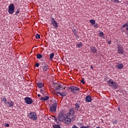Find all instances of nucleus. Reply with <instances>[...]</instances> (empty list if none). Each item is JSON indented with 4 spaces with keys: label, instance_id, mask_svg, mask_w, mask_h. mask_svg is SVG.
I'll use <instances>...</instances> for the list:
<instances>
[{
    "label": "nucleus",
    "instance_id": "2eb2a0df",
    "mask_svg": "<svg viewBox=\"0 0 128 128\" xmlns=\"http://www.w3.org/2000/svg\"><path fill=\"white\" fill-rule=\"evenodd\" d=\"M54 88L57 90H60L62 88V86L60 84H58V83H56L54 84Z\"/></svg>",
    "mask_w": 128,
    "mask_h": 128
},
{
    "label": "nucleus",
    "instance_id": "9d476101",
    "mask_svg": "<svg viewBox=\"0 0 128 128\" xmlns=\"http://www.w3.org/2000/svg\"><path fill=\"white\" fill-rule=\"evenodd\" d=\"M57 108L58 104L56 103H54L52 106L50 108V112H56V110Z\"/></svg>",
    "mask_w": 128,
    "mask_h": 128
},
{
    "label": "nucleus",
    "instance_id": "49530a36",
    "mask_svg": "<svg viewBox=\"0 0 128 128\" xmlns=\"http://www.w3.org/2000/svg\"><path fill=\"white\" fill-rule=\"evenodd\" d=\"M90 68L92 70H94V66H92V65H91Z\"/></svg>",
    "mask_w": 128,
    "mask_h": 128
},
{
    "label": "nucleus",
    "instance_id": "72a5a7b5",
    "mask_svg": "<svg viewBox=\"0 0 128 128\" xmlns=\"http://www.w3.org/2000/svg\"><path fill=\"white\" fill-rule=\"evenodd\" d=\"M44 88H42L40 90V93L42 94H44Z\"/></svg>",
    "mask_w": 128,
    "mask_h": 128
},
{
    "label": "nucleus",
    "instance_id": "ea45409f",
    "mask_svg": "<svg viewBox=\"0 0 128 128\" xmlns=\"http://www.w3.org/2000/svg\"><path fill=\"white\" fill-rule=\"evenodd\" d=\"M112 2H116V4H118L119 0H111Z\"/></svg>",
    "mask_w": 128,
    "mask_h": 128
},
{
    "label": "nucleus",
    "instance_id": "603ef678",
    "mask_svg": "<svg viewBox=\"0 0 128 128\" xmlns=\"http://www.w3.org/2000/svg\"><path fill=\"white\" fill-rule=\"evenodd\" d=\"M118 110H120V108H118Z\"/></svg>",
    "mask_w": 128,
    "mask_h": 128
},
{
    "label": "nucleus",
    "instance_id": "3c124183",
    "mask_svg": "<svg viewBox=\"0 0 128 128\" xmlns=\"http://www.w3.org/2000/svg\"><path fill=\"white\" fill-rule=\"evenodd\" d=\"M38 98H40V94H38Z\"/></svg>",
    "mask_w": 128,
    "mask_h": 128
},
{
    "label": "nucleus",
    "instance_id": "09e8293b",
    "mask_svg": "<svg viewBox=\"0 0 128 128\" xmlns=\"http://www.w3.org/2000/svg\"><path fill=\"white\" fill-rule=\"evenodd\" d=\"M118 120H115L114 122V124H118Z\"/></svg>",
    "mask_w": 128,
    "mask_h": 128
},
{
    "label": "nucleus",
    "instance_id": "f257e3e1",
    "mask_svg": "<svg viewBox=\"0 0 128 128\" xmlns=\"http://www.w3.org/2000/svg\"><path fill=\"white\" fill-rule=\"evenodd\" d=\"M107 84L110 88H112V90H116L118 88V82H114L112 79H110Z\"/></svg>",
    "mask_w": 128,
    "mask_h": 128
},
{
    "label": "nucleus",
    "instance_id": "c756f323",
    "mask_svg": "<svg viewBox=\"0 0 128 128\" xmlns=\"http://www.w3.org/2000/svg\"><path fill=\"white\" fill-rule=\"evenodd\" d=\"M36 40H40V35L37 34L36 35Z\"/></svg>",
    "mask_w": 128,
    "mask_h": 128
},
{
    "label": "nucleus",
    "instance_id": "f3484780",
    "mask_svg": "<svg viewBox=\"0 0 128 128\" xmlns=\"http://www.w3.org/2000/svg\"><path fill=\"white\" fill-rule=\"evenodd\" d=\"M37 86L38 88H44V83L42 82H38L37 83Z\"/></svg>",
    "mask_w": 128,
    "mask_h": 128
},
{
    "label": "nucleus",
    "instance_id": "0eeeda50",
    "mask_svg": "<svg viewBox=\"0 0 128 128\" xmlns=\"http://www.w3.org/2000/svg\"><path fill=\"white\" fill-rule=\"evenodd\" d=\"M42 72H46V74H48L50 72V66L48 64H46L44 66H42Z\"/></svg>",
    "mask_w": 128,
    "mask_h": 128
},
{
    "label": "nucleus",
    "instance_id": "a19ab883",
    "mask_svg": "<svg viewBox=\"0 0 128 128\" xmlns=\"http://www.w3.org/2000/svg\"><path fill=\"white\" fill-rule=\"evenodd\" d=\"M35 66H36V68H38V66H40V64L38 63H36L35 64Z\"/></svg>",
    "mask_w": 128,
    "mask_h": 128
},
{
    "label": "nucleus",
    "instance_id": "f704fd0d",
    "mask_svg": "<svg viewBox=\"0 0 128 128\" xmlns=\"http://www.w3.org/2000/svg\"><path fill=\"white\" fill-rule=\"evenodd\" d=\"M4 126L5 128H8L10 126V124L6 123L4 124Z\"/></svg>",
    "mask_w": 128,
    "mask_h": 128
},
{
    "label": "nucleus",
    "instance_id": "c9c22d12",
    "mask_svg": "<svg viewBox=\"0 0 128 128\" xmlns=\"http://www.w3.org/2000/svg\"><path fill=\"white\" fill-rule=\"evenodd\" d=\"M126 26H128V24L127 22L125 23L124 24L122 25L123 28H126Z\"/></svg>",
    "mask_w": 128,
    "mask_h": 128
},
{
    "label": "nucleus",
    "instance_id": "473e14b6",
    "mask_svg": "<svg viewBox=\"0 0 128 128\" xmlns=\"http://www.w3.org/2000/svg\"><path fill=\"white\" fill-rule=\"evenodd\" d=\"M56 21L54 20V18H51V23L56 22Z\"/></svg>",
    "mask_w": 128,
    "mask_h": 128
},
{
    "label": "nucleus",
    "instance_id": "7c9ffc66",
    "mask_svg": "<svg viewBox=\"0 0 128 128\" xmlns=\"http://www.w3.org/2000/svg\"><path fill=\"white\" fill-rule=\"evenodd\" d=\"M99 35H100V37L104 36V32H102V31H101L100 32Z\"/></svg>",
    "mask_w": 128,
    "mask_h": 128
},
{
    "label": "nucleus",
    "instance_id": "cd10ccee",
    "mask_svg": "<svg viewBox=\"0 0 128 128\" xmlns=\"http://www.w3.org/2000/svg\"><path fill=\"white\" fill-rule=\"evenodd\" d=\"M55 122H56V124H60V121H58V118H56L54 120Z\"/></svg>",
    "mask_w": 128,
    "mask_h": 128
},
{
    "label": "nucleus",
    "instance_id": "f8f14e48",
    "mask_svg": "<svg viewBox=\"0 0 128 128\" xmlns=\"http://www.w3.org/2000/svg\"><path fill=\"white\" fill-rule=\"evenodd\" d=\"M116 68H118V70H122V68H124V65L122 64L118 63L116 65Z\"/></svg>",
    "mask_w": 128,
    "mask_h": 128
},
{
    "label": "nucleus",
    "instance_id": "393cba45",
    "mask_svg": "<svg viewBox=\"0 0 128 128\" xmlns=\"http://www.w3.org/2000/svg\"><path fill=\"white\" fill-rule=\"evenodd\" d=\"M42 58V55L40 54H39L36 55V58L38 59Z\"/></svg>",
    "mask_w": 128,
    "mask_h": 128
},
{
    "label": "nucleus",
    "instance_id": "e433bc0d",
    "mask_svg": "<svg viewBox=\"0 0 128 128\" xmlns=\"http://www.w3.org/2000/svg\"><path fill=\"white\" fill-rule=\"evenodd\" d=\"M80 82H82V84H86V82H84V79L82 78L81 80H80Z\"/></svg>",
    "mask_w": 128,
    "mask_h": 128
},
{
    "label": "nucleus",
    "instance_id": "6ab92c4d",
    "mask_svg": "<svg viewBox=\"0 0 128 128\" xmlns=\"http://www.w3.org/2000/svg\"><path fill=\"white\" fill-rule=\"evenodd\" d=\"M73 34H74V36L76 38H80L78 36V34L76 33V30L74 29L72 30Z\"/></svg>",
    "mask_w": 128,
    "mask_h": 128
},
{
    "label": "nucleus",
    "instance_id": "4468645a",
    "mask_svg": "<svg viewBox=\"0 0 128 128\" xmlns=\"http://www.w3.org/2000/svg\"><path fill=\"white\" fill-rule=\"evenodd\" d=\"M85 100L87 102H92V98L90 95L87 96Z\"/></svg>",
    "mask_w": 128,
    "mask_h": 128
},
{
    "label": "nucleus",
    "instance_id": "5701e85b",
    "mask_svg": "<svg viewBox=\"0 0 128 128\" xmlns=\"http://www.w3.org/2000/svg\"><path fill=\"white\" fill-rule=\"evenodd\" d=\"M54 53H52L50 55V60H52V58H54Z\"/></svg>",
    "mask_w": 128,
    "mask_h": 128
},
{
    "label": "nucleus",
    "instance_id": "412c9836",
    "mask_svg": "<svg viewBox=\"0 0 128 128\" xmlns=\"http://www.w3.org/2000/svg\"><path fill=\"white\" fill-rule=\"evenodd\" d=\"M76 48H82V42L78 43L76 45Z\"/></svg>",
    "mask_w": 128,
    "mask_h": 128
},
{
    "label": "nucleus",
    "instance_id": "37998d69",
    "mask_svg": "<svg viewBox=\"0 0 128 128\" xmlns=\"http://www.w3.org/2000/svg\"><path fill=\"white\" fill-rule=\"evenodd\" d=\"M52 119L53 120L56 118V116H52Z\"/></svg>",
    "mask_w": 128,
    "mask_h": 128
},
{
    "label": "nucleus",
    "instance_id": "b1692460",
    "mask_svg": "<svg viewBox=\"0 0 128 128\" xmlns=\"http://www.w3.org/2000/svg\"><path fill=\"white\" fill-rule=\"evenodd\" d=\"M66 94H68V93L66 92H64L62 93H61L60 96H61L64 97L66 96Z\"/></svg>",
    "mask_w": 128,
    "mask_h": 128
},
{
    "label": "nucleus",
    "instance_id": "39448f33",
    "mask_svg": "<svg viewBox=\"0 0 128 128\" xmlns=\"http://www.w3.org/2000/svg\"><path fill=\"white\" fill-rule=\"evenodd\" d=\"M68 90H70L71 92H73V94H76V92L80 90V89L76 86H71L68 87Z\"/></svg>",
    "mask_w": 128,
    "mask_h": 128
},
{
    "label": "nucleus",
    "instance_id": "20e7f679",
    "mask_svg": "<svg viewBox=\"0 0 128 128\" xmlns=\"http://www.w3.org/2000/svg\"><path fill=\"white\" fill-rule=\"evenodd\" d=\"M8 12L10 14H13L14 12V4H10L8 7Z\"/></svg>",
    "mask_w": 128,
    "mask_h": 128
},
{
    "label": "nucleus",
    "instance_id": "1a4fd4ad",
    "mask_svg": "<svg viewBox=\"0 0 128 128\" xmlns=\"http://www.w3.org/2000/svg\"><path fill=\"white\" fill-rule=\"evenodd\" d=\"M74 108H72L70 110L69 112L67 114L68 118H72L74 116Z\"/></svg>",
    "mask_w": 128,
    "mask_h": 128
},
{
    "label": "nucleus",
    "instance_id": "c03bdc74",
    "mask_svg": "<svg viewBox=\"0 0 128 128\" xmlns=\"http://www.w3.org/2000/svg\"><path fill=\"white\" fill-rule=\"evenodd\" d=\"M46 63L44 62H42V66H46Z\"/></svg>",
    "mask_w": 128,
    "mask_h": 128
},
{
    "label": "nucleus",
    "instance_id": "58836bf2",
    "mask_svg": "<svg viewBox=\"0 0 128 128\" xmlns=\"http://www.w3.org/2000/svg\"><path fill=\"white\" fill-rule=\"evenodd\" d=\"M80 128H90V126H82Z\"/></svg>",
    "mask_w": 128,
    "mask_h": 128
},
{
    "label": "nucleus",
    "instance_id": "a18cd8bd",
    "mask_svg": "<svg viewBox=\"0 0 128 128\" xmlns=\"http://www.w3.org/2000/svg\"><path fill=\"white\" fill-rule=\"evenodd\" d=\"M72 128H78V127H77L76 125H74Z\"/></svg>",
    "mask_w": 128,
    "mask_h": 128
},
{
    "label": "nucleus",
    "instance_id": "7ed1b4c3",
    "mask_svg": "<svg viewBox=\"0 0 128 128\" xmlns=\"http://www.w3.org/2000/svg\"><path fill=\"white\" fill-rule=\"evenodd\" d=\"M66 116L64 113V112H60L58 116V120L60 122H64V120H66Z\"/></svg>",
    "mask_w": 128,
    "mask_h": 128
},
{
    "label": "nucleus",
    "instance_id": "f03ea898",
    "mask_svg": "<svg viewBox=\"0 0 128 128\" xmlns=\"http://www.w3.org/2000/svg\"><path fill=\"white\" fill-rule=\"evenodd\" d=\"M28 116L30 120H38V115L36 114V112H30L28 114Z\"/></svg>",
    "mask_w": 128,
    "mask_h": 128
},
{
    "label": "nucleus",
    "instance_id": "bb28decb",
    "mask_svg": "<svg viewBox=\"0 0 128 128\" xmlns=\"http://www.w3.org/2000/svg\"><path fill=\"white\" fill-rule=\"evenodd\" d=\"M53 128H60V126L58 124L52 125Z\"/></svg>",
    "mask_w": 128,
    "mask_h": 128
},
{
    "label": "nucleus",
    "instance_id": "a878e982",
    "mask_svg": "<svg viewBox=\"0 0 128 128\" xmlns=\"http://www.w3.org/2000/svg\"><path fill=\"white\" fill-rule=\"evenodd\" d=\"M2 100V102H4V103L6 102V101L8 100L6 98V96H4Z\"/></svg>",
    "mask_w": 128,
    "mask_h": 128
},
{
    "label": "nucleus",
    "instance_id": "9b49d317",
    "mask_svg": "<svg viewBox=\"0 0 128 128\" xmlns=\"http://www.w3.org/2000/svg\"><path fill=\"white\" fill-rule=\"evenodd\" d=\"M70 118L72 120V118H74V117L70 118V117H68V116H66V119L64 120L65 124H70L72 122V119Z\"/></svg>",
    "mask_w": 128,
    "mask_h": 128
},
{
    "label": "nucleus",
    "instance_id": "864d4df0",
    "mask_svg": "<svg viewBox=\"0 0 128 128\" xmlns=\"http://www.w3.org/2000/svg\"><path fill=\"white\" fill-rule=\"evenodd\" d=\"M64 90H66V87H64Z\"/></svg>",
    "mask_w": 128,
    "mask_h": 128
},
{
    "label": "nucleus",
    "instance_id": "6e6552de",
    "mask_svg": "<svg viewBox=\"0 0 128 128\" xmlns=\"http://www.w3.org/2000/svg\"><path fill=\"white\" fill-rule=\"evenodd\" d=\"M118 52L119 54H124V48L120 45L118 46Z\"/></svg>",
    "mask_w": 128,
    "mask_h": 128
},
{
    "label": "nucleus",
    "instance_id": "aec40b11",
    "mask_svg": "<svg viewBox=\"0 0 128 128\" xmlns=\"http://www.w3.org/2000/svg\"><path fill=\"white\" fill-rule=\"evenodd\" d=\"M8 106L9 108H14V102L12 101H10V102H8Z\"/></svg>",
    "mask_w": 128,
    "mask_h": 128
},
{
    "label": "nucleus",
    "instance_id": "2f4dec72",
    "mask_svg": "<svg viewBox=\"0 0 128 128\" xmlns=\"http://www.w3.org/2000/svg\"><path fill=\"white\" fill-rule=\"evenodd\" d=\"M20 8L18 9V10H16V12L15 13V16H18V14H20Z\"/></svg>",
    "mask_w": 128,
    "mask_h": 128
},
{
    "label": "nucleus",
    "instance_id": "a211bd4d",
    "mask_svg": "<svg viewBox=\"0 0 128 128\" xmlns=\"http://www.w3.org/2000/svg\"><path fill=\"white\" fill-rule=\"evenodd\" d=\"M75 106V109L76 110H79L80 108V104L78 102H77L74 104Z\"/></svg>",
    "mask_w": 128,
    "mask_h": 128
},
{
    "label": "nucleus",
    "instance_id": "423d86ee",
    "mask_svg": "<svg viewBox=\"0 0 128 128\" xmlns=\"http://www.w3.org/2000/svg\"><path fill=\"white\" fill-rule=\"evenodd\" d=\"M26 104H32L34 102V100L30 97H26L24 98Z\"/></svg>",
    "mask_w": 128,
    "mask_h": 128
},
{
    "label": "nucleus",
    "instance_id": "4c0bfd02",
    "mask_svg": "<svg viewBox=\"0 0 128 128\" xmlns=\"http://www.w3.org/2000/svg\"><path fill=\"white\" fill-rule=\"evenodd\" d=\"M55 94H56L57 96H58V94H62V93L58 91H57L55 92Z\"/></svg>",
    "mask_w": 128,
    "mask_h": 128
},
{
    "label": "nucleus",
    "instance_id": "de8ad7c7",
    "mask_svg": "<svg viewBox=\"0 0 128 128\" xmlns=\"http://www.w3.org/2000/svg\"><path fill=\"white\" fill-rule=\"evenodd\" d=\"M40 100H44V97H41V98H40Z\"/></svg>",
    "mask_w": 128,
    "mask_h": 128
},
{
    "label": "nucleus",
    "instance_id": "dca6fc26",
    "mask_svg": "<svg viewBox=\"0 0 128 128\" xmlns=\"http://www.w3.org/2000/svg\"><path fill=\"white\" fill-rule=\"evenodd\" d=\"M90 51L92 54H96L98 52V49L96 47L92 46L90 48Z\"/></svg>",
    "mask_w": 128,
    "mask_h": 128
},
{
    "label": "nucleus",
    "instance_id": "79ce46f5",
    "mask_svg": "<svg viewBox=\"0 0 128 128\" xmlns=\"http://www.w3.org/2000/svg\"><path fill=\"white\" fill-rule=\"evenodd\" d=\"M94 28H98V23H96L95 25L94 26Z\"/></svg>",
    "mask_w": 128,
    "mask_h": 128
},
{
    "label": "nucleus",
    "instance_id": "4be33fe9",
    "mask_svg": "<svg viewBox=\"0 0 128 128\" xmlns=\"http://www.w3.org/2000/svg\"><path fill=\"white\" fill-rule=\"evenodd\" d=\"M90 23L91 24H96V20H90Z\"/></svg>",
    "mask_w": 128,
    "mask_h": 128
},
{
    "label": "nucleus",
    "instance_id": "c85d7f7f",
    "mask_svg": "<svg viewBox=\"0 0 128 128\" xmlns=\"http://www.w3.org/2000/svg\"><path fill=\"white\" fill-rule=\"evenodd\" d=\"M48 98H50V97H48V96L43 97V100H44V101L48 100Z\"/></svg>",
    "mask_w": 128,
    "mask_h": 128
},
{
    "label": "nucleus",
    "instance_id": "ddd939ff",
    "mask_svg": "<svg viewBox=\"0 0 128 128\" xmlns=\"http://www.w3.org/2000/svg\"><path fill=\"white\" fill-rule=\"evenodd\" d=\"M51 25L52 26L53 28L56 29L58 28V22H54L53 23H51Z\"/></svg>",
    "mask_w": 128,
    "mask_h": 128
},
{
    "label": "nucleus",
    "instance_id": "8fccbe9b",
    "mask_svg": "<svg viewBox=\"0 0 128 128\" xmlns=\"http://www.w3.org/2000/svg\"><path fill=\"white\" fill-rule=\"evenodd\" d=\"M112 44V42H110V41H109V42H108V44Z\"/></svg>",
    "mask_w": 128,
    "mask_h": 128
}]
</instances>
